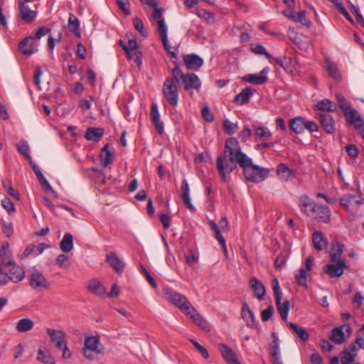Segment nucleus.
Listing matches in <instances>:
<instances>
[{"mask_svg":"<svg viewBox=\"0 0 364 364\" xmlns=\"http://www.w3.org/2000/svg\"><path fill=\"white\" fill-rule=\"evenodd\" d=\"M242 156H245V153L241 151L238 140L234 137L228 138L223 152L218 155L216 160V167L223 182H227L228 175L240 166Z\"/></svg>","mask_w":364,"mask_h":364,"instance_id":"obj_1","label":"nucleus"},{"mask_svg":"<svg viewBox=\"0 0 364 364\" xmlns=\"http://www.w3.org/2000/svg\"><path fill=\"white\" fill-rule=\"evenodd\" d=\"M63 30V26L57 22L52 23L48 27L41 26L36 31L33 36L25 37L18 46H27L29 43L31 46L34 45L37 40H40L46 36H48L47 46H55L56 43H60Z\"/></svg>","mask_w":364,"mask_h":364,"instance_id":"obj_2","label":"nucleus"},{"mask_svg":"<svg viewBox=\"0 0 364 364\" xmlns=\"http://www.w3.org/2000/svg\"><path fill=\"white\" fill-rule=\"evenodd\" d=\"M242 156L240 167L242 168L244 177L247 181L257 183L263 181L269 175L268 168L254 164L252 159L246 154Z\"/></svg>","mask_w":364,"mask_h":364,"instance_id":"obj_3","label":"nucleus"},{"mask_svg":"<svg viewBox=\"0 0 364 364\" xmlns=\"http://www.w3.org/2000/svg\"><path fill=\"white\" fill-rule=\"evenodd\" d=\"M173 77L185 90L195 89L199 90L201 81L198 75L193 73L184 74L179 66L174 67L171 71Z\"/></svg>","mask_w":364,"mask_h":364,"instance_id":"obj_4","label":"nucleus"},{"mask_svg":"<svg viewBox=\"0 0 364 364\" xmlns=\"http://www.w3.org/2000/svg\"><path fill=\"white\" fill-rule=\"evenodd\" d=\"M177 82L173 77H167L163 84V94L167 102L173 107H176L178 102Z\"/></svg>","mask_w":364,"mask_h":364,"instance_id":"obj_5","label":"nucleus"},{"mask_svg":"<svg viewBox=\"0 0 364 364\" xmlns=\"http://www.w3.org/2000/svg\"><path fill=\"white\" fill-rule=\"evenodd\" d=\"M163 292L166 296V299L178 306L184 314L189 313L187 311L192 305L185 296L174 291L169 287L164 288Z\"/></svg>","mask_w":364,"mask_h":364,"instance_id":"obj_6","label":"nucleus"},{"mask_svg":"<svg viewBox=\"0 0 364 364\" xmlns=\"http://www.w3.org/2000/svg\"><path fill=\"white\" fill-rule=\"evenodd\" d=\"M348 268V265L346 261H336L334 263L326 264L323 267V271L325 274L332 278L341 277L344 270Z\"/></svg>","mask_w":364,"mask_h":364,"instance_id":"obj_7","label":"nucleus"},{"mask_svg":"<svg viewBox=\"0 0 364 364\" xmlns=\"http://www.w3.org/2000/svg\"><path fill=\"white\" fill-rule=\"evenodd\" d=\"M316 118L319 121L322 129L328 134H333L336 130V123L333 116L329 113L319 112Z\"/></svg>","mask_w":364,"mask_h":364,"instance_id":"obj_8","label":"nucleus"},{"mask_svg":"<svg viewBox=\"0 0 364 364\" xmlns=\"http://www.w3.org/2000/svg\"><path fill=\"white\" fill-rule=\"evenodd\" d=\"M29 284L36 290L40 291L43 289H48L49 287L48 282L44 275L38 272H33L29 276Z\"/></svg>","mask_w":364,"mask_h":364,"instance_id":"obj_9","label":"nucleus"},{"mask_svg":"<svg viewBox=\"0 0 364 364\" xmlns=\"http://www.w3.org/2000/svg\"><path fill=\"white\" fill-rule=\"evenodd\" d=\"M343 113L346 117V122L350 125H353L355 129H358L363 126L364 122L356 109L350 107L349 109L344 111Z\"/></svg>","mask_w":364,"mask_h":364,"instance_id":"obj_10","label":"nucleus"},{"mask_svg":"<svg viewBox=\"0 0 364 364\" xmlns=\"http://www.w3.org/2000/svg\"><path fill=\"white\" fill-rule=\"evenodd\" d=\"M46 333L50 338L52 342L55 344L57 349L61 350L63 346L67 343L66 335L64 331L53 328H47Z\"/></svg>","mask_w":364,"mask_h":364,"instance_id":"obj_11","label":"nucleus"},{"mask_svg":"<svg viewBox=\"0 0 364 364\" xmlns=\"http://www.w3.org/2000/svg\"><path fill=\"white\" fill-rule=\"evenodd\" d=\"M220 353L228 364H242L235 351L224 343L218 345Z\"/></svg>","mask_w":364,"mask_h":364,"instance_id":"obj_12","label":"nucleus"},{"mask_svg":"<svg viewBox=\"0 0 364 364\" xmlns=\"http://www.w3.org/2000/svg\"><path fill=\"white\" fill-rule=\"evenodd\" d=\"M6 272L9 279L14 283L21 282L25 277L23 269L15 262L12 264L6 266Z\"/></svg>","mask_w":364,"mask_h":364,"instance_id":"obj_13","label":"nucleus"},{"mask_svg":"<svg viewBox=\"0 0 364 364\" xmlns=\"http://www.w3.org/2000/svg\"><path fill=\"white\" fill-rule=\"evenodd\" d=\"M311 213L310 215L314 216L320 223H327L330 221L331 212L327 206L317 204Z\"/></svg>","mask_w":364,"mask_h":364,"instance_id":"obj_14","label":"nucleus"},{"mask_svg":"<svg viewBox=\"0 0 364 364\" xmlns=\"http://www.w3.org/2000/svg\"><path fill=\"white\" fill-rule=\"evenodd\" d=\"M18 10L21 19L27 23H32L37 16L36 11L30 9L26 4H23L21 1H18Z\"/></svg>","mask_w":364,"mask_h":364,"instance_id":"obj_15","label":"nucleus"},{"mask_svg":"<svg viewBox=\"0 0 364 364\" xmlns=\"http://www.w3.org/2000/svg\"><path fill=\"white\" fill-rule=\"evenodd\" d=\"M250 287L259 301L264 299L266 289L264 284L256 277H252L250 279Z\"/></svg>","mask_w":364,"mask_h":364,"instance_id":"obj_16","label":"nucleus"},{"mask_svg":"<svg viewBox=\"0 0 364 364\" xmlns=\"http://www.w3.org/2000/svg\"><path fill=\"white\" fill-rule=\"evenodd\" d=\"M269 72L268 68H264L260 73L259 75L255 74H248L243 77L242 80L244 81L248 82L250 83H252L255 85H262L267 82L268 78L266 76L267 73Z\"/></svg>","mask_w":364,"mask_h":364,"instance_id":"obj_17","label":"nucleus"},{"mask_svg":"<svg viewBox=\"0 0 364 364\" xmlns=\"http://www.w3.org/2000/svg\"><path fill=\"white\" fill-rule=\"evenodd\" d=\"M358 347L355 343H351L348 348H345L341 355V361L342 364H352L357 355Z\"/></svg>","mask_w":364,"mask_h":364,"instance_id":"obj_18","label":"nucleus"},{"mask_svg":"<svg viewBox=\"0 0 364 364\" xmlns=\"http://www.w3.org/2000/svg\"><path fill=\"white\" fill-rule=\"evenodd\" d=\"M127 58L129 60H133L137 67L140 68L142 63V52L140 50V47H122Z\"/></svg>","mask_w":364,"mask_h":364,"instance_id":"obj_19","label":"nucleus"},{"mask_svg":"<svg viewBox=\"0 0 364 364\" xmlns=\"http://www.w3.org/2000/svg\"><path fill=\"white\" fill-rule=\"evenodd\" d=\"M184 63L188 70H196L203 64V60L196 54H188L183 57Z\"/></svg>","mask_w":364,"mask_h":364,"instance_id":"obj_20","label":"nucleus"},{"mask_svg":"<svg viewBox=\"0 0 364 364\" xmlns=\"http://www.w3.org/2000/svg\"><path fill=\"white\" fill-rule=\"evenodd\" d=\"M241 316L250 328H254L257 326L255 314L246 302H243L242 304Z\"/></svg>","mask_w":364,"mask_h":364,"instance_id":"obj_21","label":"nucleus"},{"mask_svg":"<svg viewBox=\"0 0 364 364\" xmlns=\"http://www.w3.org/2000/svg\"><path fill=\"white\" fill-rule=\"evenodd\" d=\"M188 314H186L187 316H189L190 318L193 320V321L200 327L203 330L209 331L210 328L208 326V323L205 319H204L199 312L196 311V309L191 306L188 311Z\"/></svg>","mask_w":364,"mask_h":364,"instance_id":"obj_22","label":"nucleus"},{"mask_svg":"<svg viewBox=\"0 0 364 364\" xmlns=\"http://www.w3.org/2000/svg\"><path fill=\"white\" fill-rule=\"evenodd\" d=\"M250 48L251 51L253 53L264 55L267 58L273 59L278 65H281L283 68L286 69L285 64L287 60L286 55L273 58L272 55L265 50L264 47H250Z\"/></svg>","mask_w":364,"mask_h":364,"instance_id":"obj_23","label":"nucleus"},{"mask_svg":"<svg viewBox=\"0 0 364 364\" xmlns=\"http://www.w3.org/2000/svg\"><path fill=\"white\" fill-rule=\"evenodd\" d=\"M343 253V245L341 242H336L332 243L329 250V261L330 262L334 263L336 261H345L342 259V255Z\"/></svg>","mask_w":364,"mask_h":364,"instance_id":"obj_24","label":"nucleus"},{"mask_svg":"<svg viewBox=\"0 0 364 364\" xmlns=\"http://www.w3.org/2000/svg\"><path fill=\"white\" fill-rule=\"evenodd\" d=\"M13 262L14 261L9 244L3 245L0 247V266L6 267L12 264Z\"/></svg>","mask_w":364,"mask_h":364,"instance_id":"obj_25","label":"nucleus"},{"mask_svg":"<svg viewBox=\"0 0 364 364\" xmlns=\"http://www.w3.org/2000/svg\"><path fill=\"white\" fill-rule=\"evenodd\" d=\"M106 261L119 274H122L124 269V263L118 257L114 252L107 255Z\"/></svg>","mask_w":364,"mask_h":364,"instance_id":"obj_26","label":"nucleus"},{"mask_svg":"<svg viewBox=\"0 0 364 364\" xmlns=\"http://www.w3.org/2000/svg\"><path fill=\"white\" fill-rule=\"evenodd\" d=\"M150 114L151 121L155 127V129H156L159 134H162L164 132V124L162 122L160 121V114L156 104H152Z\"/></svg>","mask_w":364,"mask_h":364,"instance_id":"obj_27","label":"nucleus"},{"mask_svg":"<svg viewBox=\"0 0 364 364\" xmlns=\"http://www.w3.org/2000/svg\"><path fill=\"white\" fill-rule=\"evenodd\" d=\"M314 247L317 251H321L328 245V241L321 231H315L312 234Z\"/></svg>","mask_w":364,"mask_h":364,"instance_id":"obj_28","label":"nucleus"},{"mask_svg":"<svg viewBox=\"0 0 364 364\" xmlns=\"http://www.w3.org/2000/svg\"><path fill=\"white\" fill-rule=\"evenodd\" d=\"M104 132L103 128L90 127L86 130L85 138L88 141H99Z\"/></svg>","mask_w":364,"mask_h":364,"instance_id":"obj_29","label":"nucleus"},{"mask_svg":"<svg viewBox=\"0 0 364 364\" xmlns=\"http://www.w3.org/2000/svg\"><path fill=\"white\" fill-rule=\"evenodd\" d=\"M300 202L301 210L309 216H310V213H311L317 205V204L306 195H303L300 197Z\"/></svg>","mask_w":364,"mask_h":364,"instance_id":"obj_30","label":"nucleus"},{"mask_svg":"<svg viewBox=\"0 0 364 364\" xmlns=\"http://www.w3.org/2000/svg\"><path fill=\"white\" fill-rule=\"evenodd\" d=\"M253 93L254 90L252 89L250 87H245L240 94L237 95L234 97L233 102L238 105L247 104Z\"/></svg>","mask_w":364,"mask_h":364,"instance_id":"obj_31","label":"nucleus"},{"mask_svg":"<svg viewBox=\"0 0 364 364\" xmlns=\"http://www.w3.org/2000/svg\"><path fill=\"white\" fill-rule=\"evenodd\" d=\"M68 28L71 33H73L76 38L79 39L81 38V33L80 31V21L71 13L69 14Z\"/></svg>","mask_w":364,"mask_h":364,"instance_id":"obj_32","label":"nucleus"},{"mask_svg":"<svg viewBox=\"0 0 364 364\" xmlns=\"http://www.w3.org/2000/svg\"><path fill=\"white\" fill-rule=\"evenodd\" d=\"M181 198L184 203V204L186 205V207L190 210H193L194 207L191 203V198H190V188L188 183V181L186 179H183L181 182Z\"/></svg>","mask_w":364,"mask_h":364,"instance_id":"obj_33","label":"nucleus"},{"mask_svg":"<svg viewBox=\"0 0 364 364\" xmlns=\"http://www.w3.org/2000/svg\"><path fill=\"white\" fill-rule=\"evenodd\" d=\"M109 144H106L100 152V162L104 167L108 166L114 161V156L109 150Z\"/></svg>","mask_w":364,"mask_h":364,"instance_id":"obj_34","label":"nucleus"},{"mask_svg":"<svg viewBox=\"0 0 364 364\" xmlns=\"http://www.w3.org/2000/svg\"><path fill=\"white\" fill-rule=\"evenodd\" d=\"M282 298L277 297V299H275L276 304L282 319L283 321H287L290 309V303L288 300L282 303Z\"/></svg>","mask_w":364,"mask_h":364,"instance_id":"obj_35","label":"nucleus"},{"mask_svg":"<svg viewBox=\"0 0 364 364\" xmlns=\"http://www.w3.org/2000/svg\"><path fill=\"white\" fill-rule=\"evenodd\" d=\"M99 343L100 340L98 338L95 336H90L85 338V347L83 348L90 350L96 354H100L102 351L98 347Z\"/></svg>","mask_w":364,"mask_h":364,"instance_id":"obj_36","label":"nucleus"},{"mask_svg":"<svg viewBox=\"0 0 364 364\" xmlns=\"http://www.w3.org/2000/svg\"><path fill=\"white\" fill-rule=\"evenodd\" d=\"M73 248V235L67 232L63 236V240L60 242V249L64 253L70 252Z\"/></svg>","mask_w":364,"mask_h":364,"instance_id":"obj_37","label":"nucleus"},{"mask_svg":"<svg viewBox=\"0 0 364 364\" xmlns=\"http://www.w3.org/2000/svg\"><path fill=\"white\" fill-rule=\"evenodd\" d=\"M305 118L296 117L289 122V128L296 134H301L304 131Z\"/></svg>","mask_w":364,"mask_h":364,"instance_id":"obj_38","label":"nucleus"},{"mask_svg":"<svg viewBox=\"0 0 364 364\" xmlns=\"http://www.w3.org/2000/svg\"><path fill=\"white\" fill-rule=\"evenodd\" d=\"M87 289L90 292L97 296H103L106 293L105 288L96 279H92L89 282Z\"/></svg>","mask_w":364,"mask_h":364,"instance_id":"obj_39","label":"nucleus"},{"mask_svg":"<svg viewBox=\"0 0 364 364\" xmlns=\"http://www.w3.org/2000/svg\"><path fill=\"white\" fill-rule=\"evenodd\" d=\"M326 64L329 76L337 82L341 81L342 77L337 66L329 60H326Z\"/></svg>","mask_w":364,"mask_h":364,"instance_id":"obj_40","label":"nucleus"},{"mask_svg":"<svg viewBox=\"0 0 364 364\" xmlns=\"http://www.w3.org/2000/svg\"><path fill=\"white\" fill-rule=\"evenodd\" d=\"M34 323L31 318L20 319L16 326V328L18 332H27L33 328Z\"/></svg>","mask_w":364,"mask_h":364,"instance_id":"obj_41","label":"nucleus"},{"mask_svg":"<svg viewBox=\"0 0 364 364\" xmlns=\"http://www.w3.org/2000/svg\"><path fill=\"white\" fill-rule=\"evenodd\" d=\"M329 338L336 343L341 344L345 341V334L341 327H335L332 329Z\"/></svg>","mask_w":364,"mask_h":364,"instance_id":"obj_42","label":"nucleus"},{"mask_svg":"<svg viewBox=\"0 0 364 364\" xmlns=\"http://www.w3.org/2000/svg\"><path fill=\"white\" fill-rule=\"evenodd\" d=\"M157 31L162 41V46H168V40L167 36V26H166L165 21L160 20L157 22Z\"/></svg>","mask_w":364,"mask_h":364,"instance_id":"obj_43","label":"nucleus"},{"mask_svg":"<svg viewBox=\"0 0 364 364\" xmlns=\"http://www.w3.org/2000/svg\"><path fill=\"white\" fill-rule=\"evenodd\" d=\"M37 360L45 364H55V361L53 357L42 348H39L37 353Z\"/></svg>","mask_w":364,"mask_h":364,"instance_id":"obj_44","label":"nucleus"},{"mask_svg":"<svg viewBox=\"0 0 364 364\" xmlns=\"http://www.w3.org/2000/svg\"><path fill=\"white\" fill-rule=\"evenodd\" d=\"M333 102L328 99L320 100L316 105L317 109L323 113H329L333 112L332 109Z\"/></svg>","mask_w":364,"mask_h":364,"instance_id":"obj_45","label":"nucleus"},{"mask_svg":"<svg viewBox=\"0 0 364 364\" xmlns=\"http://www.w3.org/2000/svg\"><path fill=\"white\" fill-rule=\"evenodd\" d=\"M289 326L297 334L301 340L306 341L309 339V335L305 328L299 327L292 322H289Z\"/></svg>","mask_w":364,"mask_h":364,"instance_id":"obj_46","label":"nucleus"},{"mask_svg":"<svg viewBox=\"0 0 364 364\" xmlns=\"http://www.w3.org/2000/svg\"><path fill=\"white\" fill-rule=\"evenodd\" d=\"M17 150L26 159L28 160L30 164H32V158L29 154V146L26 141L22 140L17 144Z\"/></svg>","mask_w":364,"mask_h":364,"instance_id":"obj_47","label":"nucleus"},{"mask_svg":"<svg viewBox=\"0 0 364 364\" xmlns=\"http://www.w3.org/2000/svg\"><path fill=\"white\" fill-rule=\"evenodd\" d=\"M304 268H300L298 272L295 274V279L298 284L305 287H307V277L308 273Z\"/></svg>","mask_w":364,"mask_h":364,"instance_id":"obj_48","label":"nucleus"},{"mask_svg":"<svg viewBox=\"0 0 364 364\" xmlns=\"http://www.w3.org/2000/svg\"><path fill=\"white\" fill-rule=\"evenodd\" d=\"M254 134L260 139H268L272 136L271 132L267 128L264 127H255L254 129Z\"/></svg>","mask_w":364,"mask_h":364,"instance_id":"obj_49","label":"nucleus"},{"mask_svg":"<svg viewBox=\"0 0 364 364\" xmlns=\"http://www.w3.org/2000/svg\"><path fill=\"white\" fill-rule=\"evenodd\" d=\"M272 342L269 344V353L275 354L280 353L279 340L275 332L272 333Z\"/></svg>","mask_w":364,"mask_h":364,"instance_id":"obj_50","label":"nucleus"},{"mask_svg":"<svg viewBox=\"0 0 364 364\" xmlns=\"http://www.w3.org/2000/svg\"><path fill=\"white\" fill-rule=\"evenodd\" d=\"M223 128L226 134L231 135L237 132L238 126L237 124L232 123L228 119H225L223 121Z\"/></svg>","mask_w":364,"mask_h":364,"instance_id":"obj_51","label":"nucleus"},{"mask_svg":"<svg viewBox=\"0 0 364 364\" xmlns=\"http://www.w3.org/2000/svg\"><path fill=\"white\" fill-rule=\"evenodd\" d=\"M296 16L294 22H299L307 28H309L311 26V21L306 16V11H302L297 12V15Z\"/></svg>","mask_w":364,"mask_h":364,"instance_id":"obj_52","label":"nucleus"},{"mask_svg":"<svg viewBox=\"0 0 364 364\" xmlns=\"http://www.w3.org/2000/svg\"><path fill=\"white\" fill-rule=\"evenodd\" d=\"M277 173L281 178L287 179L291 173V170L284 164H279L277 168Z\"/></svg>","mask_w":364,"mask_h":364,"instance_id":"obj_53","label":"nucleus"},{"mask_svg":"<svg viewBox=\"0 0 364 364\" xmlns=\"http://www.w3.org/2000/svg\"><path fill=\"white\" fill-rule=\"evenodd\" d=\"M196 14L199 17L203 18L209 23H213L215 21V15L210 11L197 9Z\"/></svg>","mask_w":364,"mask_h":364,"instance_id":"obj_54","label":"nucleus"},{"mask_svg":"<svg viewBox=\"0 0 364 364\" xmlns=\"http://www.w3.org/2000/svg\"><path fill=\"white\" fill-rule=\"evenodd\" d=\"M133 25L134 26V28L139 32V33L144 37H147V32L144 29V23L141 19H140L138 17H136L133 20Z\"/></svg>","mask_w":364,"mask_h":364,"instance_id":"obj_55","label":"nucleus"},{"mask_svg":"<svg viewBox=\"0 0 364 364\" xmlns=\"http://www.w3.org/2000/svg\"><path fill=\"white\" fill-rule=\"evenodd\" d=\"M168 55L171 57L172 63L175 67L178 66V57H177V47H164Z\"/></svg>","mask_w":364,"mask_h":364,"instance_id":"obj_56","label":"nucleus"},{"mask_svg":"<svg viewBox=\"0 0 364 364\" xmlns=\"http://www.w3.org/2000/svg\"><path fill=\"white\" fill-rule=\"evenodd\" d=\"M1 205L9 214L14 213L16 211L14 203L9 198H5L3 199L1 201Z\"/></svg>","mask_w":364,"mask_h":364,"instance_id":"obj_57","label":"nucleus"},{"mask_svg":"<svg viewBox=\"0 0 364 364\" xmlns=\"http://www.w3.org/2000/svg\"><path fill=\"white\" fill-rule=\"evenodd\" d=\"M337 101L339 104V107L343 112L346 110L349 109L351 107L350 105L348 102L345 99V97L341 95H337L336 96Z\"/></svg>","mask_w":364,"mask_h":364,"instance_id":"obj_58","label":"nucleus"},{"mask_svg":"<svg viewBox=\"0 0 364 364\" xmlns=\"http://www.w3.org/2000/svg\"><path fill=\"white\" fill-rule=\"evenodd\" d=\"M346 150L348 155L353 159H355L358 156V149L356 146L353 144H349L346 146Z\"/></svg>","mask_w":364,"mask_h":364,"instance_id":"obj_59","label":"nucleus"},{"mask_svg":"<svg viewBox=\"0 0 364 364\" xmlns=\"http://www.w3.org/2000/svg\"><path fill=\"white\" fill-rule=\"evenodd\" d=\"M274 307L269 305L266 309L263 310L261 313V318L263 321H268L273 314Z\"/></svg>","mask_w":364,"mask_h":364,"instance_id":"obj_60","label":"nucleus"},{"mask_svg":"<svg viewBox=\"0 0 364 364\" xmlns=\"http://www.w3.org/2000/svg\"><path fill=\"white\" fill-rule=\"evenodd\" d=\"M203 118L208 122H212L214 120V116L210 111L208 106L204 107L201 111Z\"/></svg>","mask_w":364,"mask_h":364,"instance_id":"obj_61","label":"nucleus"},{"mask_svg":"<svg viewBox=\"0 0 364 364\" xmlns=\"http://www.w3.org/2000/svg\"><path fill=\"white\" fill-rule=\"evenodd\" d=\"M18 50L26 58L31 56L38 50L35 47H18Z\"/></svg>","mask_w":364,"mask_h":364,"instance_id":"obj_62","label":"nucleus"},{"mask_svg":"<svg viewBox=\"0 0 364 364\" xmlns=\"http://www.w3.org/2000/svg\"><path fill=\"white\" fill-rule=\"evenodd\" d=\"M117 3L126 16L130 15V10L127 7V4H129V0H117Z\"/></svg>","mask_w":364,"mask_h":364,"instance_id":"obj_63","label":"nucleus"},{"mask_svg":"<svg viewBox=\"0 0 364 364\" xmlns=\"http://www.w3.org/2000/svg\"><path fill=\"white\" fill-rule=\"evenodd\" d=\"M318 129V125L313 121H309L305 119L304 129H307L309 132L317 131Z\"/></svg>","mask_w":364,"mask_h":364,"instance_id":"obj_64","label":"nucleus"}]
</instances>
